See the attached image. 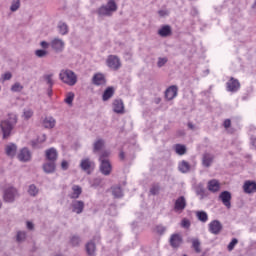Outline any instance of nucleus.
<instances>
[{
  "mask_svg": "<svg viewBox=\"0 0 256 256\" xmlns=\"http://www.w3.org/2000/svg\"><path fill=\"white\" fill-rule=\"evenodd\" d=\"M15 125H17V114H9L7 120H3L0 123V127L2 129L3 138L7 139L9 135H11V131H13Z\"/></svg>",
  "mask_w": 256,
  "mask_h": 256,
  "instance_id": "obj_1",
  "label": "nucleus"
},
{
  "mask_svg": "<svg viewBox=\"0 0 256 256\" xmlns=\"http://www.w3.org/2000/svg\"><path fill=\"white\" fill-rule=\"evenodd\" d=\"M59 79L69 87H74V85H77L78 81L77 74L70 69H62L59 73Z\"/></svg>",
  "mask_w": 256,
  "mask_h": 256,
  "instance_id": "obj_2",
  "label": "nucleus"
},
{
  "mask_svg": "<svg viewBox=\"0 0 256 256\" xmlns=\"http://www.w3.org/2000/svg\"><path fill=\"white\" fill-rule=\"evenodd\" d=\"M115 11H117V3H115V0H108L106 5L98 9V15L100 17H111Z\"/></svg>",
  "mask_w": 256,
  "mask_h": 256,
  "instance_id": "obj_3",
  "label": "nucleus"
},
{
  "mask_svg": "<svg viewBox=\"0 0 256 256\" xmlns=\"http://www.w3.org/2000/svg\"><path fill=\"white\" fill-rule=\"evenodd\" d=\"M19 197V191L13 186L4 188L3 199L5 203H14L15 199Z\"/></svg>",
  "mask_w": 256,
  "mask_h": 256,
  "instance_id": "obj_4",
  "label": "nucleus"
},
{
  "mask_svg": "<svg viewBox=\"0 0 256 256\" xmlns=\"http://www.w3.org/2000/svg\"><path fill=\"white\" fill-rule=\"evenodd\" d=\"M80 169L85 171L88 175H91V172L95 169V162L89 158H83L80 161Z\"/></svg>",
  "mask_w": 256,
  "mask_h": 256,
  "instance_id": "obj_5",
  "label": "nucleus"
},
{
  "mask_svg": "<svg viewBox=\"0 0 256 256\" xmlns=\"http://www.w3.org/2000/svg\"><path fill=\"white\" fill-rule=\"evenodd\" d=\"M50 47L55 53H63L65 49V41L61 38H54L50 42Z\"/></svg>",
  "mask_w": 256,
  "mask_h": 256,
  "instance_id": "obj_6",
  "label": "nucleus"
},
{
  "mask_svg": "<svg viewBox=\"0 0 256 256\" xmlns=\"http://www.w3.org/2000/svg\"><path fill=\"white\" fill-rule=\"evenodd\" d=\"M185 207H187V199H185V196L178 197L174 202L175 213H183Z\"/></svg>",
  "mask_w": 256,
  "mask_h": 256,
  "instance_id": "obj_7",
  "label": "nucleus"
},
{
  "mask_svg": "<svg viewBox=\"0 0 256 256\" xmlns=\"http://www.w3.org/2000/svg\"><path fill=\"white\" fill-rule=\"evenodd\" d=\"M99 162V169L102 175H105L106 177L111 175V172L113 171V166L111 165V162L109 160H99Z\"/></svg>",
  "mask_w": 256,
  "mask_h": 256,
  "instance_id": "obj_8",
  "label": "nucleus"
},
{
  "mask_svg": "<svg viewBox=\"0 0 256 256\" xmlns=\"http://www.w3.org/2000/svg\"><path fill=\"white\" fill-rule=\"evenodd\" d=\"M70 209L72 213L81 215V213H83V210L85 209V202L81 200H73L70 204Z\"/></svg>",
  "mask_w": 256,
  "mask_h": 256,
  "instance_id": "obj_9",
  "label": "nucleus"
},
{
  "mask_svg": "<svg viewBox=\"0 0 256 256\" xmlns=\"http://www.w3.org/2000/svg\"><path fill=\"white\" fill-rule=\"evenodd\" d=\"M106 63H107V66L110 67V69H114V71H117V69L121 67V60H119V57L115 55H110L107 58Z\"/></svg>",
  "mask_w": 256,
  "mask_h": 256,
  "instance_id": "obj_10",
  "label": "nucleus"
},
{
  "mask_svg": "<svg viewBox=\"0 0 256 256\" xmlns=\"http://www.w3.org/2000/svg\"><path fill=\"white\" fill-rule=\"evenodd\" d=\"M92 83L93 85H96V87H101L107 84V79L103 73H96L92 77Z\"/></svg>",
  "mask_w": 256,
  "mask_h": 256,
  "instance_id": "obj_11",
  "label": "nucleus"
},
{
  "mask_svg": "<svg viewBox=\"0 0 256 256\" xmlns=\"http://www.w3.org/2000/svg\"><path fill=\"white\" fill-rule=\"evenodd\" d=\"M209 231L212 235H219L221 233V229H223V225L219 220H214L209 223Z\"/></svg>",
  "mask_w": 256,
  "mask_h": 256,
  "instance_id": "obj_12",
  "label": "nucleus"
},
{
  "mask_svg": "<svg viewBox=\"0 0 256 256\" xmlns=\"http://www.w3.org/2000/svg\"><path fill=\"white\" fill-rule=\"evenodd\" d=\"M243 191L247 195H251L253 193H256V182L251 181V180L245 181L244 185H243Z\"/></svg>",
  "mask_w": 256,
  "mask_h": 256,
  "instance_id": "obj_13",
  "label": "nucleus"
},
{
  "mask_svg": "<svg viewBox=\"0 0 256 256\" xmlns=\"http://www.w3.org/2000/svg\"><path fill=\"white\" fill-rule=\"evenodd\" d=\"M207 189L210 193H219L221 191V183L217 179H212L208 181Z\"/></svg>",
  "mask_w": 256,
  "mask_h": 256,
  "instance_id": "obj_14",
  "label": "nucleus"
},
{
  "mask_svg": "<svg viewBox=\"0 0 256 256\" xmlns=\"http://www.w3.org/2000/svg\"><path fill=\"white\" fill-rule=\"evenodd\" d=\"M114 113H118V115H123L125 113V104H123V100L116 99L112 104Z\"/></svg>",
  "mask_w": 256,
  "mask_h": 256,
  "instance_id": "obj_15",
  "label": "nucleus"
},
{
  "mask_svg": "<svg viewBox=\"0 0 256 256\" xmlns=\"http://www.w3.org/2000/svg\"><path fill=\"white\" fill-rule=\"evenodd\" d=\"M18 159L22 163L31 161V151H29V148H22L18 153Z\"/></svg>",
  "mask_w": 256,
  "mask_h": 256,
  "instance_id": "obj_16",
  "label": "nucleus"
},
{
  "mask_svg": "<svg viewBox=\"0 0 256 256\" xmlns=\"http://www.w3.org/2000/svg\"><path fill=\"white\" fill-rule=\"evenodd\" d=\"M227 91H230L231 93H235L239 91V88L241 87V84L239 83V80L235 78H231L227 83Z\"/></svg>",
  "mask_w": 256,
  "mask_h": 256,
  "instance_id": "obj_17",
  "label": "nucleus"
},
{
  "mask_svg": "<svg viewBox=\"0 0 256 256\" xmlns=\"http://www.w3.org/2000/svg\"><path fill=\"white\" fill-rule=\"evenodd\" d=\"M178 91H179V88H177V86H175V85L168 87L165 91L166 99L168 101H173V99H175V97H177Z\"/></svg>",
  "mask_w": 256,
  "mask_h": 256,
  "instance_id": "obj_18",
  "label": "nucleus"
},
{
  "mask_svg": "<svg viewBox=\"0 0 256 256\" xmlns=\"http://www.w3.org/2000/svg\"><path fill=\"white\" fill-rule=\"evenodd\" d=\"M81 193H83V189L79 185H73L71 187V192L68 194L70 199H79L81 197Z\"/></svg>",
  "mask_w": 256,
  "mask_h": 256,
  "instance_id": "obj_19",
  "label": "nucleus"
},
{
  "mask_svg": "<svg viewBox=\"0 0 256 256\" xmlns=\"http://www.w3.org/2000/svg\"><path fill=\"white\" fill-rule=\"evenodd\" d=\"M219 197L223 205H225L227 209H231V193L229 191H223Z\"/></svg>",
  "mask_w": 256,
  "mask_h": 256,
  "instance_id": "obj_20",
  "label": "nucleus"
},
{
  "mask_svg": "<svg viewBox=\"0 0 256 256\" xmlns=\"http://www.w3.org/2000/svg\"><path fill=\"white\" fill-rule=\"evenodd\" d=\"M58 155L59 154L57 153V149L55 148H50L45 151V157L47 161H52L55 163V161H57Z\"/></svg>",
  "mask_w": 256,
  "mask_h": 256,
  "instance_id": "obj_21",
  "label": "nucleus"
},
{
  "mask_svg": "<svg viewBox=\"0 0 256 256\" xmlns=\"http://www.w3.org/2000/svg\"><path fill=\"white\" fill-rule=\"evenodd\" d=\"M183 243V237L181 234H173L170 238V245L176 249Z\"/></svg>",
  "mask_w": 256,
  "mask_h": 256,
  "instance_id": "obj_22",
  "label": "nucleus"
},
{
  "mask_svg": "<svg viewBox=\"0 0 256 256\" xmlns=\"http://www.w3.org/2000/svg\"><path fill=\"white\" fill-rule=\"evenodd\" d=\"M47 141V136L45 134H42L39 136L36 140L31 141V146L33 149H41V145Z\"/></svg>",
  "mask_w": 256,
  "mask_h": 256,
  "instance_id": "obj_23",
  "label": "nucleus"
},
{
  "mask_svg": "<svg viewBox=\"0 0 256 256\" xmlns=\"http://www.w3.org/2000/svg\"><path fill=\"white\" fill-rule=\"evenodd\" d=\"M56 167L55 162L49 160L42 166L44 173H47L48 175H51V173L55 171Z\"/></svg>",
  "mask_w": 256,
  "mask_h": 256,
  "instance_id": "obj_24",
  "label": "nucleus"
},
{
  "mask_svg": "<svg viewBox=\"0 0 256 256\" xmlns=\"http://www.w3.org/2000/svg\"><path fill=\"white\" fill-rule=\"evenodd\" d=\"M5 153L8 157H14L17 155V145L9 143L5 146Z\"/></svg>",
  "mask_w": 256,
  "mask_h": 256,
  "instance_id": "obj_25",
  "label": "nucleus"
},
{
  "mask_svg": "<svg viewBox=\"0 0 256 256\" xmlns=\"http://www.w3.org/2000/svg\"><path fill=\"white\" fill-rule=\"evenodd\" d=\"M214 159H215V156H213V154L205 153L202 157L203 167H209L210 165H213Z\"/></svg>",
  "mask_w": 256,
  "mask_h": 256,
  "instance_id": "obj_26",
  "label": "nucleus"
},
{
  "mask_svg": "<svg viewBox=\"0 0 256 256\" xmlns=\"http://www.w3.org/2000/svg\"><path fill=\"white\" fill-rule=\"evenodd\" d=\"M171 33H173V31L169 25H164L158 30V35L160 37H169Z\"/></svg>",
  "mask_w": 256,
  "mask_h": 256,
  "instance_id": "obj_27",
  "label": "nucleus"
},
{
  "mask_svg": "<svg viewBox=\"0 0 256 256\" xmlns=\"http://www.w3.org/2000/svg\"><path fill=\"white\" fill-rule=\"evenodd\" d=\"M105 147V140L98 138L94 143H93V153H99L101 149Z\"/></svg>",
  "mask_w": 256,
  "mask_h": 256,
  "instance_id": "obj_28",
  "label": "nucleus"
},
{
  "mask_svg": "<svg viewBox=\"0 0 256 256\" xmlns=\"http://www.w3.org/2000/svg\"><path fill=\"white\" fill-rule=\"evenodd\" d=\"M113 95H115V88L110 86V87L106 88V90L104 91V93L102 95V100L109 101V99H111V97H113Z\"/></svg>",
  "mask_w": 256,
  "mask_h": 256,
  "instance_id": "obj_29",
  "label": "nucleus"
},
{
  "mask_svg": "<svg viewBox=\"0 0 256 256\" xmlns=\"http://www.w3.org/2000/svg\"><path fill=\"white\" fill-rule=\"evenodd\" d=\"M178 169L181 173H189V170L191 169V165H189V162L182 160L178 164Z\"/></svg>",
  "mask_w": 256,
  "mask_h": 256,
  "instance_id": "obj_30",
  "label": "nucleus"
},
{
  "mask_svg": "<svg viewBox=\"0 0 256 256\" xmlns=\"http://www.w3.org/2000/svg\"><path fill=\"white\" fill-rule=\"evenodd\" d=\"M55 118L53 117H46L43 120V126L45 127V129H53V127H55Z\"/></svg>",
  "mask_w": 256,
  "mask_h": 256,
  "instance_id": "obj_31",
  "label": "nucleus"
},
{
  "mask_svg": "<svg viewBox=\"0 0 256 256\" xmlns=\"http://www.w3.org/2000/svg\"><path fill=\"white\" fill-rule=\"evenodd\" d=\"M58 32L60 35H67V33H69V26L67 23L60 21L58 23Z\"/></svg>",
  "mask_w": 256,
  "mask_h": 256,
  "instance_id": "obj_32",
  "label": "nucleus"
},
{
  "mask_svg": "<svg viewBox=\"0 0 256 256\" xmlns=\"http://www.w3.org/2000/svg\"><path fill=\"white\" fill-rule=\"evenodd\" d=\"M43 81H45V83H46V85H48V87L52 88L53 85H55V81H53V73L44 74Z\"/></svg>",
  "mask_w": 256,
  "mask_h": 256,
  "instance_id": "obj_33",
  "label": "nucleus"
},
{
  "mask_svg": "<svg viewBox=\"0 0 256 256\" xmlns=\"http://www.w3.org/2000/svg\"><path fill=\"white\" fill-rule=\"evenodd\" d=\"M196 217L199 221H201V223H207V221H209V216L205 211L196 212Z\"/></svg>",
  "mask_w": 256,
  "mask_h": 256,
  "instance_id": "obj_34",
  "label": "nucleus"
},
{
  "mask_svg": "<svg viewBox=\"0 0 256 256\" xmlns=\"http://www.w3.org/2000/svg\"><path fill=\"white\" fill-rule=\"evenodd\" d=\"M95 243L93 241H90L86 244V252L88 253L89 256H95Z\"/></svg>",
  "mask_w": 256,
  "mask_h": 256,
  "instance_id": "obj_35",
  "label": "nucleus"
},
{
  "mask_svg": "<svg viewBox=\"0 0 256 256\" xmlns=\"http://www.w3.org/2000/svg\"><path fill=\"white\" fill-rule=\"evenodd\" d=\"M27 191L30 197H37V195H39V188H37L35 184L29 185Z\"/></svg>",
  "mask_w": 256,
  "mask_h": 256,
  "instance_id": "obj_36",
  "label": "nucleus"
},
{
  "mask_svg": "<svg viewBox=\"0 0 256 256\" xmlns=\"http://www.w3.org/2000/svg\"><path fill=\"white\" fill-rule=\"evenodd\" d=\"M196 195L200 197V199H205L207 197V192L205 191V188H203L202 184H199L196 188Z\"/></svg>",
  "mask_w": 256,
  "mask_h": 256,
  "instance_id": "obj_37",
  "label": "nucleus"
},
{
  "mask_svg": "<svg viewBox=\"0 0 256 256\" xmlns=\"http://www.w3.org/2000/svg\"><path fill=\"white\" fill-rule=\"evenodd\" d=\"M174 149L177 155H185V153H187V147L183 144H176Z\"/></svg>",
  "mask_w": 256,
  "mask_h": 256,
  "instance_id": "obj_38",
  "label": "nucleus"
},
{
  "mask_svg": "<svg viewBox=\"0 0 256 256\" xmlns=\"http://www.w3.org/2000/svg\"><path fill=\"white\" fill-rule=\"evenodd\" d=\"M33 117V110L31 108H24L22 119H25L26 121H29Z\"/></svg>",
  "mask_w": 256,
  "mask_h": 256,
  "instance_id": "obj_39",
  "label": "nucleus"
},
{
  "mask_svg": "<svg viewBox=\"0 0 256 256\" xmlns=\"http://www.w3.org/2000/svg\"><path fill=\"white\" fill-rule=\"evenodd\" d=\"M27 239V232L26 231H18L16 234V241L17 243H23Z\"/></svg>",
  "mask_w": 256,
  "mask_h": 256,
  "instance_id": "obj_40",
  "label": "nucleus"
},
{
  "mask_svg": "<svg viewBox=\"0 0 256 256\" xmlns=\"http://www.w3.org/2000/svg\"><path fill=\"white\" fill-rule=\"evenodd\" d=\"M112 195L116 198L123 197V190L121 189V186L112 187Z\"/></svg>",
  "mask_w": 256,
  "mask_h": 256,
  "instance_id": "obj_41",
  "label": "nucleus"
},
{
  "mask_svg": "<svg viewBox=\"0 0 256 256\" xmlns=\"http://www.w3.org/2000/svg\"><path fill=\"white\" fill-rule=\"evenodd\" d=\"M19 7H21V0H13L10 6V11L15 13V11H19Z\"/></svg>",
  "mask_w": 256,
  "mask_h": 256,
  "instance_id": "obj_42",
  "label": "nucleus"
},
{
  "mask_svg": "<svg viewBox=\"0 0 256 256\" xmlns=\"http://www.w3.org/2000/svg\"><path fill=\"white\" fill-rule=\"evenodd\" d=\"M192 247L197 253H201V242L199 241V239H192Z\"/></svg>",
  "mask_w": 256,
  "mask_h": 256,
  "instance_id": "obj_43",
  "label": "nucleus"
},
{
  "mask_svg": "<svg viewBox=\"0 0 256 256\" xmlns=\"http://www.w3.org/2000/svg\"><path fill=\"white\" fill-rule=\"evenodd\" d=\"M70 243H71V245H73V247H79V245H81V237H79L77 235H73L70 238Z\"/></svg>",
  "mask_w": 256,
  "mask_h": 256,
  "instance_id": "obj_44",
  "label": "nucleus"
},
{
  "mask_svg": "<svg viewBox=\"0 0 256 256\" xmlns=\"http://www.w3.org/2000/svg\"><path fill=\"white\" fill-rule=\"evenodd\" d=\"M23 89V86L21 83L16 82L11 86V91L13 93H21V90Z\"/></svg>",
  "mask_w": 256,
  "mask_h": 256,
  "instance_id": "obj_45",
  "label": "nucleus"
},
{
  "mask_svg": "<svg viewBox=\"0 0 256 256\" xmlns=\"http://www.w3.org/2000/svg\"><path fill=\"white\" fill-rule=\"evenodd\" d=\"M250 143L254 149H256V128L250 131Z\"/></svg>",
  "mask_w": 256,
  "mask_h": 256,
  "instance_id": "obj_46",
  "label": "nucleus"
},
{
  "mask_svg": "<svg viewBox=\"0 0 256 256\" xmlns=\"http://www.w3.org/2000/svg\"><path fill=\"white\" fill-rule=\"evenodd\" d=\"M73 99H75V94H73L72 92H69L64 101L65 103H67V105H72Z\"/></svg>",
  "mask_w": 256,
  "mask_h": 256,
  "instance_id": "obj_47",
  "label": "nucleus"
},
{
  "mask_svg": "<svg viewBox=\"0 0 256 256\" xmlns=\"http://www.w3.org/2000/svg\"><path fill=\"white\" fill-rule=\"evenodd\" d=\"M102 181L103 180L101 178H95L93 180H90V186L94 187V188H97L101 185Z\"/></svg>",
  "mask_w": 256,
  "mask_h": 256,
  "instance_id": "obj_48",
  "label": "nucleus"
},
{
  "mask_svg": "<svg viewBox=\"0 0 256 256\" xmlns=\"http://www.w3.org/2000/svg\"><path fill=\"white\" fill-rule=\"evenodd\" d=\"M12 77H13V74H11V72H6L2 74L1 81L2 83H5V81H11Z\"/></svg>",
  "mask_w": 256,
  "mask_h": 256,
  "instance_id": "obj_49",
  "label": "nucleus"
},
{
  "mask_svg": "<svg viewBox=\"0 0 256 256\" xmlns=\"http://www.w3.org/2000/svg\"><path fill=\"white\" fill-rule=\"evenodd\" d=\"M109 155H111V152H109V151H103V152L100 154L99 161H109V159L107 158V157H109Z\"/></svg>",
  "mask_w": 256,
  "mask_h": 256,
  "instance_id": "obj_50",
  "label": "nucleus"
},
{
  "mask_svg": "<svg viewBox=\"0 0 256 256\" xmlns=\"http://www.w3.org/2000/svg\"><path fill=\"white\" fill-rule=\"evenodd\" d=\"M35 55L39 58L47 57V50L38 49L35 51Z\"/></svg>",
  "mask_w": 256,
  "mask_h": 256,
  "instance_id": "obj_51",
  "label": "nucleus"
},
{
  "mask_svg": "<svg viewBox=\"0 0 256 256\" xmlns=\"http://www.w3.org/2000/svg\"><path fill=\"white\" fill-rule=\"evenodd\" d=\"M181 227H183V229H189L191 227V221H189L187 218L182 219Z\"/></svg>",
  "mask_w": 256,
  "mask_h": 256,
  "instance_id": "obj_52",
  "label": "nucleus"
},
{
  "mask_svg": "<svg viewBox=\"0 0 256 256\" xmlns=\"http://www.w3.org/2000/svg\"><path fill=\"white\" fill-rule=\"evenodd\" d=\"M237 243H239V240H237V238L232 239V241L228 244V251H233Z\"/></svg>",
  "mask_w": 256,
  "mask_h": 256,
  "instance_id": "obj_53",
  "label": "nucleus"
},
{
  "mask_svg": "<svg viewBox=\"0 0 256 256\" xmlns=\"http://www.w3.org/2000/svg\"><path fill=\"white\" fill-rule=\"evenodd\" d=\"M165 231H167V228L165 226L163 225L156 226V233H158L159 235H163Z\"/></svg>",
  "mask_w": 256,
  "mask_h": 256,
  "instance_id": "obj_54",
  "label": "nucleus"
},
{
  "mask_svg": "<svg viewBox=\"0 0 256 256\" xmlns=\"http://www.w3.org/2000/svg\"><path fill=\"white\" fill-rule=\"evenodd\" d=\"M167 63V58H159L158 59V62H157V65L158 67H163L165 64Z\"/></svg>",
  "mask_w": 256,
  "mask_h": 256,
  "instance_id": "obj_55",
  "label": "nucleus"
},
{
  "mask_svg": "<svg viewBox=\"0 0 256 256\" xmlns=\"http://www.w3.org/2000/svg\"><path fill=\"white\" fill-rule=\"evenodd\" d=\"M26 227H27L28 231H33V229H35V224H33V222H31V221H27Z\"/></svg>",
  "mask_w": 256,
  "mask_h": 256,
  "instance_id": "obj_56",
  "label": "nucleus"
},
{
  "mask_svg": "<svg viewBox=\"0 0 256 256\" xmlns=\"http://www.w3.org/2000/svg\"><path fill=\"white\" fill-rule=\"evenodd\" d=\"M61 168L63 169V171H67V169H69V162L63 160L61 163Z\"/></svg>",
  "mask_w": 256,
  "mask_h": 256,
  "instance_id": "obj_57",
  "label": "nucleus"
},
{
  "mask_svg": "<svg viewBox=\"0 0 256 256\" xmlns=\"http://www.w3.org/2000/svg\"><path fill=\"white\" fill-rule=\"evenodd\" d=\"M40 46L44 50V49H47L48 47H51V43H49L47 41H42V42H40Z\"/></svg>",
  "mask_w": 256,
  "mask_h": 256,
  "instance_id": "obj_58",
  "label": "nucleus"
},
{
  "mask_svg": "<svg viewBox=\"0 0 256 256\" xmlns=\"http://www.w3.org/2000/svg\"><path fill=\"white\" fill-rule=\"evenodd\" d=\"M150 193L152 195H157V193H159V188L157 186H154L150 189Z\"/></svg>",
  "mask_w": 256,
  "mask_h": 256,
  "instance_id": "obj_59",
  "label": "nucleus"
},
{
  "mask_svg": "<svg viewBox=\"0 0 256 256\" xmlns=\"http://www.w3.org/2000/svg\"><path fill=\"white\" fill-rule=\"evenodd\" d=\"M224 127H225V129H229L231 127V120L230 119H226L224 121Z\"/></svg>",
  "mask_w": 256,
  "mask_h": 256,
  "instance_id": "obj_60",
  "label": "nucleus"
},
{
  "mask_svg": "<svg viewBox=\"0 0 256 256\" xmlns=\"http://www.w3.org/2000/svg\"><path fill=\"white\" fill-rule=\"evenodd\" d=\"M158 15H160V17H166V15H169V13L167 12V10H160L158 12Z\"/></svg>",
  "mask_w": 256,
  "mask_h": 256,
  "instance_id": "obj_61",
  "label": "nucleus"
},
{
  "mask_svg": "<svg viewBox=\"0 0 256 256\" xmlns=\"http://www.w3.org/2000/svg\"><path fill=\"white\" fill-rule=\"evenodd\" d=\"M131 227H132V230L135 231V229H137V227H138L137 222H133V223L131 224Z\"/></svg>",
  "mask_w": 256,
  "mask_h": 256,
  "instance_id": "obj_62",
  "label": "nucleus"
},
{
  "mask_svg": "<svg viewBox=\"0 0 256 256\" xmlns=\"http://www.w3.org/2000/svg\"><path fill=\"white\" fill-rule=\"evenodd\" d=\"M53 95V87H48V96L51 97Z\"/></svg>",
  "mask_w": 256,
  "mask_h": 256,
  "instance_id": "obj_63",
  "label": "nucleus"
},
{
  "mask_svg": "<svg viewBox=\"0 0 256 256\" xmlns=\"http://www.w3.org/2000/svg\"><path fill=\"white\" fill-rule=\"evenodd\" d=\"M120 159H125V153L124 152L120 153Z\"/></svg>",
  "mask_w": 256,
  "mask_h": 256,
  "instance_id": "obj_64",
  "label": "nucleus"
}]
</instances>
